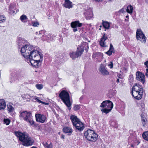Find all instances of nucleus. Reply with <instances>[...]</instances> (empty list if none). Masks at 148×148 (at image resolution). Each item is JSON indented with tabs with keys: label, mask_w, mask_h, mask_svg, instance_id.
<instances>
[{
	"label": "nucleus",
	"mask_w": 148,
	"mask_h": 148,
	"mask_svg": "<svg viewBox=\"0 0 148 148\" xmlns=\"http://www.w3.org/2000/svg\"><path fill=\"white\" fill-rule=\"evenodd\" d=\"M27 16L24 14L21 16L20 17V19L21 20L22 22L24 23H25L26 22V21L27 20Z\"/></svg>",
	"instance_id": "bb28decb"
},
{
	"label": "nucleus",
	"mask_w": 148,
	"mask_h": 148,
	"mask_svg": "<svg viewBox=\"0 0 148 148\" xmlns=\"http://www.w3.org/2000/svg\"><path fill=\"white\" fill-rule=\"evenodd\" d=\"M36 33L38 34V32H36Z\"/></svg>",
	"instance_id": "6e6d98bb"
},
{
	"label": "nucleus",
	"mask_w": 148,
	"mask_h": 148,
	"mask_svg": "<svg viewBox=\"0 0 148 148\" xmlns=\"http://www.w3.org/2000/svg\"><path fill=\"white\" fill-rule=\"evenodd\" d=\"M103 25L105 28L108 29L109 28L110 23L107 22H103Z\"/></svg>",
	"instance_id": "cd10ccee"
},
{
	"label": "nucleus",
	"mask_w": 148,
	"mask_h": 148,
	"mask_svg": "<svg viewBox=\"0 0 148 148\" xmlns=\"http://www.w3.org/2000/svg\"><path fill=\"white\" fill-rule=\"evenodd\" d=\"M133 7L131 5H130L126 9V11L128 13L132 14L133 12Z\"/></svg>",
	"instance_id": "a878e982"
},
{
	"label": "nucleus",
	"mask_w": 148,
	"mask_h": 148,
	"mask_svg": "<svg viewBox=\"0 0 148 148\" xmlns=\"http://www.w3.org/2000/svg\"><path fill=\"white\" fill-rule=\"evenodd\" d=\"M108 39L107 35L106 34H104L103 37L101 38L100 41V45L102 47H106L107 46L106 45L105 41Z\"/></svg>",
	"instance_id": "2eb2a0df"
},
{
	"label": "nucleus",
	"mask_w": 148,
	"mask_h": 148,
	"mask_svg": "<svg viewBox=\"0 0 148 148\" xmlns=\"http://www.w3.org/2000/svg\"><path fill=\"white\" fill-rule=\"evenodd\" d=\"M143 90L142 86L136 84L132 88V93L133 96L138 100L140 99L143 94Z\"/></svg>",
	"instance_id": "7ed1b4c3"
},
{
	"label": "nucleus",
	"mask_w": 148,
	"mask_h": 148,
	"mask_svg": "<svg viewBox=\"0 0 148 148\" xmlns=\"http://www.w3.org/2000/svg\"><path fill=\"white\" fill-rule=\"evenodd\" d=\"M15 5L14 4H11L9 7V12L11 14L15 13V11L12 10L15 8Z\"/></svg>",
	"instance_id": "393cba45"
},
{
	"label": "nucleus",
	"mask_w": 148,
	"mask_h": 148,
	"mask_svg": "<svg viewBox=\"0 0 148 148\" xmlns=\"http://www.w3.org/2000/svg\"><path fill=\"white\" fill-rule=\"evenodd\" d=\"M84 135L88 140L92 142L96 141L98 138L97 135L95 133L94 131L91 130H88L86 131Z\"/></svg>",
	"instance_id": "0eeeda50"
},
{
	"label": "nucleus",
	"mask_w": 148,
	"mask_h": 148,
	"mask_svg": "<svg viewBox=\"0 0 148 148\" xmlns=\"http://www.w3.org/2000/svg\"><path fill=\"white\" fill-rule=\"evenodd\" d=\"M94 1L96 2H99L102 1V0H94Z\"/></svg>",
	"instance_id": "de8ad7c7"
},
{
	"label": "nucleus",
	"mask_w": 148,
	"mask_h": 148,
	"mask_svg": "<svg viewBox=\"0 0 148 148\" xmlns=\"http://www.w3.org/2000/svg\"><path fill=\"white\" fill-rule=\"evenodd\" d=\"M99 70L103 75H105L109 74V72L106 69L105 66L103 64H101Z\"/></svg>",
	"instance_id": "6ab92c4d"
},
{
	"label": "nucleus",
	"mask_w": 148,
	"mask_h": 148,
	"mask_svg": "<svg viewBox=\"0 0 148 148\" xmlns=\"http://www.w3.org/2000/svg\"><path fill=\"white\" fill-rule=\"evenodd\" d=\"M146 73L145 74L146 76L148 77V69H146Z\"/></svg>",
	"instance_id": "a18cd8bd"
},
{
	"label": "nucleus",
	"mask_w": 148,
	"mask_h": 148,
	"mask_svg": "<svg viewBox=\"0 0 148 148\" xmlns=\"http://www.w3.org/2000/svg\"><path fill=\"white\" fill-rule=\"evenodd\" d=\"M126 18H128V15H127V16H126Z\"/></svg>",
	"instance_id": "5fc2aeb1"
},
{
	"label": "nucleus",
	"mask_w": 148,
	"mask_h": 148,
	"mask_svg": "<svg viewBox=\"0 0 148 148\" xmlns=\"http://www.w3.org/2000/svg\"><path fill=\"white\" fill-rule=\"evenodd\" d=\"M74 106L73 109L75 110H78L80 108V107L79 105H74Z\"/></svg>",
	"instance_id": "e433bc0d"
},
{
	"label": "nucleus",
	"mask_w": 148,
	"mask_h": 148,
	"mask_svg": "<svg viewBox=\"0 0 148 148\" xmlns=\"http://www.w3.org/2000/svg\"><path fill=\"white\" fill-rule=\"evenodd\" d=\"M86 19L87 20L90 19L93 17V14L91 9H88L84 13Z\"/></svg>",
	"instance_id": "dca6fc26"
},
{
	"label": "nucleus",
	"mask_w": 148,
	"mask_h": 148,
	"mask_svg": "<svg viewBox=\"0 0 148 148\" xmlns=\"http://www.w3.org/2000/svg\"><path fill=\"white\" fill-rule=\"evenodd\" d=\"M44 146L47 148H51L52 147V145L51 143L48 144L47 142H45V143H43Z\"/></svg>",
	"instance_id": "7c9ffc66"
},
{
	"label": "nucleus",
	"mask_w": 148,
	"mask_h": 148,
	"mask_svg": "<svg viewBox=\"0 0 148 148\" xmlns=\"http://www.w3.org/2000/svg\"><path fill=\"white\" fill-rule=\"evenodd\" d=\"M109 49L114 50L113 46L111 44H110V48Z\"/></svg>",
	"instance_id": "a19ab883"
},
{
	"label": "nucleus",
	"mask_w": 148,
	"mask_h": 148,
	"mask_svg": "<svg viewBox=\"0 0 148 148\" xmlns=\"http://www.w3.org/2000/svg\"><path fill=\"white\" fill-rule=\"evenodd\" d=\"M70 118L73 125L80 121L79 119L76 116L74 115H71Z\"/></svg>",
	"instance_id": "aec40b11"
},
{
	"label": "nucleus",
	"mask_w": 148,
	"mask_h": 148,
	"mask_svg": "<svg viewBox=\"0 0 148 148\" xmlns=\"http://www.w3.org/2000/svg\"><path fill=\"white\" fill-rule=\"evenodd\" d=\"M63 132L65 133L68 134L69 135H71L73 132V130L71 127H64L63 129Z\"/></svg>",
	"instance_id": "412c9836"
},
{
	"label": "nucleus",
	"mask_w": 148,
	"mask_h": 148,
	"mask_svg": "<svg viewBox=\"0 0 148 148\" xmlns=\"http://www.w3.org/2000/svg\"><path fill=\"white\" fill-rule=\"evenodd\" d=\"M29 63L35 67L40 66L42 61L43 55L40 52L35 50L33 48L28 57Z\"/></svg>",
	"instance_id": "f257e3e1"
},
{
	"label": "nucleus",
	"mask_w": 148,
	"mask_h": 148,
	"mask_svg": "<svg viewBox=\"0 0 148 148\" xmlns=\"http://www.w3.org/2000/svg\"><path fill=\"white\" fill-rule=\"evenodd\" d=\"M39 25V23L38 22H35L32 23V25L34 27H37Z\"/></svg>",
	"instance_id": "4c0bfd02"
},
{
	"label": "nucleus",
	"mask_w": 148,
	"mask_h": 148,
	"mask_svg": "<svg viewBox=\"0 0 148 148\" xmlns=\"http://www.w3.org/2000/svg\"><path fill=\"white\" fill-rule=\"evenodd\" d=\"M71 27L73 28V31L75 32L77 31V27H80L82 26V24L80 23L79 21H75L72 22L71 23Z\"/></svg>",
	"instance_id": "f8f14e48"
},
{
	"label": "nucleus",
	"mask_w": 148,
	"mask_h": 148,
	"mask_svg": "<svg viewBox=\"0 0 148 148\" xmlns=\"http://www.w3.org/2000/svg\"><path fill=\"white\" fill-rule=\"evenodd\" d=\"M33 99H35L36 101H37V102L39 103H41V102H42V101L38 99L37 97H34Z\"/></svg>",
	"instance_id": "58836bf2"
},
{
	"label": "nucleus",
	"mask_w": 148,
	"mask_h": 148,
	"mask_svg": "<svg viewBox=\"0 0 148 148\" xmlns=\"http://www.w3.org/2000/svg\"><path fill=\"white\" fill-rule=\"evenodd\" d=\"M36 87L38 90H41L43 88V86L42 84H37L36 85Z\"/></svg>",
	"instance_id": "f704fd0d"
},
{
	"label": "nucleus",
	"mask_w": 148,
	"mask_h": 148,
	"mask_svg": "<svg viewBox=\"0 0 148 148\" xmlns=\"http://www.w3.org/2000/svg\"><path fill=\"white\" fill-rule=\"evenodd\" d=\"M73 126L75 127L79 131L83 130L84 128V124H83L80 121L77 123L75 124V125H74Z\"/></svg>",
	"instance_id": "f3484780"
},
{
	"label": "nucleus",
	"mask_w": 148,
	"mask_h": 148,
	"mask_svg": "<svg viewBox=\"0 0 148 148\" xmlns=\"http://www.w3.org/2000/svg\"><path fill=\"white\" fill-rule=\"evenodd\" d=\"M20 116L21 119L27 122L30 125H34V122L30 112L23 111L20 113Z\"/></svg>",
	"instance_id": "39448f33"
},
{
	"label": "nucleus",
	"mask_w": 148,
	"mask_h": 148,
	"mask_svg": "<svg viewBox=\"0 0 148 148\" xmlns=\"http://www.w3.org/2000/svg\"><path fill=\"white\" fill-rule=\"evenodd\" d=\"M42 103L44 104H45L46 105H48L49 104V103H45L43 102L42 101V102H41Z\"/></svg>",
	"instance_id": "49530a36"
},
{
	"label": "nucleus",
	"mask_w": 148,
	"mask_h": 148,
	"mask_svg": "<svg viewBox=\"0 0 148 148\" xmlns=\"http://www.w3.org/2000/svg\"><path fill=\"white\" fill-rule=\"evenodd\" d=\"M125 11V10L123 8H122L119 11L121 13H123Z\"/></svg>",
	"instance_id": "37998d69"
},
{
	"label": "nucleus",
	"mask_w": 148,
	"mask_h": 148,
	"mask_svg": "<svg viewBox=\"0 0 148 148\" xmlns=\"http://www.w3.org/2000/svg\"><path fill=\"white\" fill-rule=\"evenodd\" d=\"M17 44L18 47H20L28 44L27 41L24 38L19 37L17 40Z\"/></svg>",
	"instance_id": "4468645a"
},
{
	"label": "nucleus",
	"mask_w": 148,
	"mask_h": 148,
	"mask_svg": "<svg viewBox=\"0 0 148 148\" xmlns=\"http://www.w3.org/2000/svg\"><path fill=\"white\" fill-rule=\"evenodd\" d=\"M31 148H37L36 147H33Z\"/></svg>",
	"instance_id": "864d4df0"
},
{
	"label": "nucleus",
	"mask_w": 148,
	"mask_h": 148,
	"mask_svg": "<svg viewBox=\"0 0 148 148\" xmlns=\"http://www.w3.org/2000/svg\"><path fill=\"white\" fill-rule=\"evenodd\" d=\"M114 52V50L109 49L108 51L106 52V53L107 54L108 56H110L112 55V53Z\"/></svg>",
	"instance_id": "c9c22d12"
},
{
	"label": "nucleus",
	"mask_w": 148,
	"mask_h": 148,
	"mask_svg": "<svg viewBox=\"0 0 148 148\" xmlns=\"http://www.w3.org/2000/svg\"><path fill=\"white\" fill-rule=\"evenodd\" d=\"M10 121L8 119H4L3 120V122L6 125H8L10 123Z\"/></svg>",
	"instance_id": "72a5a7b5"
},
{
	"label": "nucleus",
	"mask_w": 148,
	"mask_h": 148,
	"mask_svg": "<svg viewBox=\"0 0 148 148\" xmlns=\"http://www.w3.org/2000/svg\"><path fill=\"white\" fill-rule=\"evenodd\" d=\"M33 46L29 44L23 46L21 48V52L22 55L25 58H28V57L32 50Z\"/></svg>",
	"instance_id": "6e6552de"
},
{
	"label": "nucleus",
	"mask_w": 148,
	"mask_h": 148,
	"mask_svg": "<svg viewBox=\"0 0 148 148\" xmlns=\"http://www.w3.org/2000/svg\"><path fill=\"white\" fill-rule=\"evenodd\" d=\"M141 121L143 123V126H145L147 122V120L144 114H142L141 115Z\"/></svg>",
	"instance_id": "b1692460"
},
{
	"label": "nucleus",
	"mask_w": 148,
	"mask_h": 148,
	"mask_svg": "<svg viewBox=\"0 0 148 148\" xmlns=\"http://www.w3.org/2000/svg\"><path fill=\"white\" fill-rule=\"evenodd\" d=\"M119 79H117L116 82H119Z\"/></svg>",
	"instance_id": "3c124183"
},
{
	"label": "nucleus",
	"mask_w": 148,
	"mask_h": 148,
	"mask_svg": "<svg viewBox=\"0 0 148 148\" xmlns=\"http://www.w3.org/2000/svg\"><path fill=\"white\" fill-rule=\"evenodd\" d=\"M96 55H100L101 56H103V54L100 53H96Z\"/></svg>",
	"instance_id": "c03bdc74"
},
{
	"label": "nucleus",
	"mask_w": 148,
	"mask_h": 148,
	"mask_svg": "<svg viewBox=\"0 0 148 148\" xmlns=\"http://www.w3.org/2000/svg\"><path fill=\"white\" fill-rule=\"evenodd\" d=\"M64 6L66 8L70 9L72 7L73 4L69 0H65Z\"/></svg>",
	"instance_id": "4be33fe9"
},
{
	"label": "nucleus",
	"mask_w": 148,
	"mask_h": 148,
	"mask_svg": "<svg viewBox=\"0 0 148 148\" xmlns=\"http://www.w3.org/2000/svg\"><path fill=\"white\" fill-rule=\"evenodd\" d=\"M14 134L19 140L23 143L22 145L24 146H31L34 143L33 139L25 133L15 132Z\"/></svg>",
	"instance_id": "f03ea898"
},
{
	"label": "nucleus",
	"mask_w": 148,
	"mask_h": 148,
	"mask_svg": "<svg viewBox=\"0 0 148 148\" xmlns=\"http://www.w3.org/2000/svg\"><path fill=\"white\" fill-rule=\"evenodd\" d=\"M144 64L148 68V61L145 62Z\"/></svg>",
	"instance_id": "79ce46f5"
},
{
	"label": "nucleus",
	"mask_w": 148,
	"mask_h": 148,
	"mask_svg": "<svg viewBox=\"0 0 148 148\" xmlns=\"http://www.w3.org/2000/svg\"><path fill=\"white\" fill-rule=\"evenodd\" d=\"M79 49L80 51H82L83 49V52L84 51V49H85V51L87 52L88 50L89 47L88 46V43L86 42H83L81 44L80 46L79 47Z\"/></svg>",
	"instance_id": "a211bd4d"
},
{
	"label": "nucleus",
	"mask_w": 148,
	"mask_h": 148,
	"mask_svg": "<svg viewBox=\"0 0 148 148\" xmlns=\"http://www.w3.org/2000/svg\"><path fill=\"white\" fill-rule=\"evenodd\" d=\"M108 66L110 67L112 69L113 67V64L112 62H111L110 64H108Z\"/></svg>",
	"instance_id": "ea45409f"
},
{
	"label": "nucleus",
	"mask_w": 148,
	"mask_h": 148,
	"mask_svg": "<svg viewBox=\"0 0 148 148\" xmlns=\"http://www.w3.org/2000/svg\"><path fill=\"white\" fill-rule=\"evenodd\" d=\"M136 78L137 80L140 81L143 84L145 82V75L142 73L137 71L136 73Z\"/></svg>",
	"instance_id": "ddd939ff"
},
{
	"label": "nucleus",
	"mask_w": 148,
	"mask_h": 148,
	"mask_svg": "<svg viewBox=\"0 0 148 148\" xmlns=\"http://www.w3.org/2000/svg\"><path fill=\"white\" fill-rule=\"evenodd\" d=\"M131 147H134V145H131Z\"/></svg>",
	"instance_id": "603ef678"
},
{
	"label": "nucleus",
	"mask_w": 148,
	"mask_h": 148,
	"mask_svg": "<svg viewBox=\"0 0 148 148\" xmlns=\"http://www.w3.org/2000/svg\"><path fill=\"white\" fill-rule=\"evenodd\" d=\"M136 36L137 40H140L142 42H145V37L141 29H138L137 30Z\"/></svg>",
	"instance_id": "1a4fd4ad"
},
{
	"label": "nucleus",
	"mask_w": 148,
	"mask_h": 148,
	"mask_svg": "<svg viewBox=\"0 0 148 148\" xmlns=\"http://www.w3.org/2000/svg\"><path fill=\"white\" fill-rule=\"evenodd\" d=\"M35 116L36 121L42 123H44L47 119L46 116L43 114H36Z\"/></svg>",
	"instance_id": "9b49d317"
},
{
	"label": "nucleus",
	"mask_w": 148,
	"mask_h": 148,
	"mask_svg": "<svg viewBox=\"0 0 148 148\" xmlns=\"http://www.w3.org/2000/svg\"><path fill=\"white\" fill-rule=\"evenodd\" d=\"M83 52V49L82 51H80L79 47L77 48V50L75 52H72L70 53V55L71 58L73 59H75L81 56Z\"/></svg>",
	"instance_id": "9d476101"
},
{
	"label": "nucleus",
	"mask_w": 148,
	"mask_h": 148,
	"mask_svg": "<svg viewBox=\"0 0 148 148\" xmlns=\"http://www.w3.org/2000/svg\"><path fill=\"white\" fill-rule=\"evenodd\" d=\"M61 138H62L63 139H64V136L63 135H62L61 136Z\"/></svg>",
	"instance_id": "09e8293b"
},
{
	"label": "nucleus",
	"mask_w": 148,
	"mask_h": 148,
	"mask_svg": "<svg viewBox=\"0 0 148 148\" xmlns=\"http://www.w3.org/2000/svg\"><path fill=\"white\" fill-rule=\"evenodd\" d=\"M6 104L4 100L0 99V110H4L6 107Z\"/></svg>",
	"instance_id": "5701e85b"
},
{
	"label": "nucleus",
	"mask_w": 148,
	"mask_h": 148,
	"mask_svg": "<svg viewBox=\"0 0 148 148\" xmlns=\"http://www.w3.org/2000/svg\"><path fill=\"white\" fill-rule=\"evenodd\" d=\"M42 32H43V31H42V30L40 31H39V34H41V33H42Z\"/></svg>",
	"instance_id": "8fccbe9b"
},
{
	"label": "nucleus",
	"mask_w": 148,
	"mask_h": 148,
	"mask_svg": "<svg viewBox=\"0 0 148 148\" xmlns=\"http://www.w3.org/2000/svg\"><path fill=\"white\" fill-rule=\"evenodd\" d=\"M6 20V18L4 16L0 15V23L4 22Z\"/></svg>",
	"instance_id": "2f4dec72"
},
{
	"label": "nucleus",
	"mask_w": 148,
	"mask_h": 148,
	"mask_svg": "<svg viewBox=\"0 0 148 148\" xmlns=\"http://www.w3.org/2000/svg\"><path fill=\"white\" fill-rule=\"evenodd\" d=\"M22 97L23 98L29 99H31L32 98H33L34 97L28 94H25L23 95Z\"/></svg>",
	"instance_id": "c756f323"
},
{
	"label": "nucleus",
	"mask_w": 148,
	"mask_h": 148,
	"mask_svg": "<svg viewBox=\"0 0 148 148\" xmlns=\"http://www.w3.org/2000/svg\"><path fill=\"white\" fill-rule=\"evenodd\" d=\"M100 107L103 108L101 110V111L107 114L112 109L113 107V104L110 101H105L102 103Z\"/></svg>",
	"instance_id": "423d86ee"
},
{
	"label": "nucleus",
	"mask_w": 148,
	"mask_h": 148,
	"mask_svg": "<svg viewBox=\"0 0 148 148\" xmlns=\"http://www.w3.org/2000/svg\"><path fill=\"white\" fill-rule=\"evenodd\" d=\"M7 109L10 112L13 111L14 109V108L10 104L7 105Z\"/></svg>",
	"instance_id": "473e14b6"
},
{
	"label": "nucleus",
	"mask_w": 148,
	"mask_h": 148,
	"mask_svg": "<svg viewBox=\"0 0 148 148\" xmlns=\"http://www.w3.org/2000/svg\"><path fill=\"white\" fill-rule=\"evenodd\" d=\"M143 138L145 140L148 141V132H144L142 135Z\"/></svg>",
	"instance_id": "c85d7f7f"
},
{
	"label": "nucleus",
	"mask_w": 148,
	"mask_h": 148,
	"mask_svg": "<svg viewBox=\"0 0 148 148\" xmlns=\"http://www.w3.org/2000/svg\"><path fill=\"white\" fill-rule=\"evenodd\" d=\"M59 96L61 99L70 110L71 109V103L69 93L66 91L63 90L59 94Z\"/></svg>",
	"instance_id": "20e7f679"
}]
</instances>
